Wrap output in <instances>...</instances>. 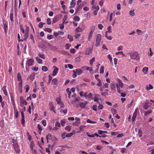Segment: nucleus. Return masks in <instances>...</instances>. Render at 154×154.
<instances>
[{"label":"nucleus","mask_w":154,"mask_h":154,"mask_svg":"<svg viewBox=\"0 0 154 154\" xmlns=\"http://www.w3.org/2000/svg\"><path fill=\"white\" fill-rule=\"evenodd\" d=\"M82 31V29L79 26H78L75 29V31L76 32H80Z\"/></svg>","instance_id":"obj_29"},{"label":"nucleus","mask_w":154,"mask_h":154,"mask_svg":"<svg viewBox=\"0 0 154 154\" xmlns=\"http://www.w3.org/2000/svg\"><path fill=\"white\" fill-rule=\"evenodd\" d=\"M49 108L51 110L54 111L56 113L55 110V107L53 106L52 103H50L49 104Z\"/></svg>","instance_id":"obj_11"},{"label":"nucleus","mask_w":154,"mask_h":154,"mask_svg":"<svg viewBox=\"0 0 154 154\" xmlns=\"http://www.w3.org/2000/svg\"><path fill=\"white\" fill-rule=\"evenodd\" d=\"M17 79L18 81H22L21 79V74L20 73H18L17 75Z\"/></svg>","instance_id":"obj_26"},{"label":"nucleus","mask_w":154,"mask_h":154,"mask_svg":"<svg viewBox=\"0 0 154 154\" xmlns=\"http://www.w3.org/2000/svg\"><path fill=\"white\" fill-rule=\"evenodd\" d=\"M148 70V68L145 67L143 68L142 69V72L145 74H147Z\"/></svg>","instance_id":"obj_21"},{"label":"nucleus","mask_w":154,"mask_h":154,"mask_svg":"<svg viewBox=\"0 0 154 154\" xmlns=\"http://www.w3.org/2000/svg\"><path fill=\"white\" fill-rule=\"evenodd\" d=\"M95 29V26H92L91 28V32L93 33Z\"/></svg>","instance_id":"obj_57"},{"label":"nucleus","mask_w":154,"mask_h":154,"mask_svg":"<svg viewBox=\"0 0 154 154\" xmlns=\"http://www.w3.org/2000/svg\"><path fill=\"white\" fill-rule=\"evenodd\" d=\"M47 23L48 25H50L51 24V21L50 18H48L47 19Z\"/></svg>","instance_id":"obj_60"},{"label":"nucleus","mask_w":154,"mask_h":154,"mask_svg":"<svg viewBox=\"0 0 154 154\" xmlns=\"http://www.w3.org/2000/svg\"><path fill=\"white\" fill-rule=\"evenodd\" d=\"M102 36L100 34H98L97 36L96 40L99 41H101V40Z\"/></svg>","instance_id":"obj_30"},{"label":"nucleus","mask_w":154,"mask_h":154,"mask_svg":"<svg viewBox=\"0 0 154 154\" xmlns=\"http://www.w3.org/2000/svg\"><path fill=\"white\" fill-rule=\"evenodd\" d=\"M105 67L104 66H102L100 69V73L101 74H103L104 71Z\"/></svg>","instance_id":"obj_32"},{"label":"nucleus","mask_w":154,"mask_h":154,"mask_svg":"<svg viewBox=\"0 0 154 154\" xmlns=\"http://www.w3.org/2000/svg\"><path fill=\"white\" fill-rule=\"evenodd\" d=\"M76 73L78 75H80L82 73V71L81 69L78 68L76 70Z\"/></svg>","instance_id":"obj_20"},{"label":"nucleus","mask_w":154,"mask_h":154,"mask_svg":"<svg viewBox=\"0 0 154 154\" xmlns=\"http://www.w3.org/2000/svg\"><path fill=\"white\" fill-rule=\"evenodd\" d=\"M66 122V120L65 119H63V120H61L60 123L61 125L63 126H64V124Z\"/></svg>","instance_id":"obj_40"},{"label":"nucleus","mask_w":154,"mask_h":154,"mask_svg":"<svg viewBox=\"0 0 154 154\" xmlns=\"http://www.w3.org/2000/svg\"><path fill=\"white\" fill-rule=\"evenodd\" d=\"M55 126L57 127H60L61 125L60 123L58 122H57L55 123Z\"/></svg>","instance_id":"obj_55"},{"label":"nucleus","mask_w":154,"mask_h":154,"mask_svg":"<svg viewBox=\"0 0 154 154\" xmlns=\"http://www.w3.org/2000/svg\"><path fill=\"white\" fill-rule=\"evenodd\" d=\"M38 55L39 57H40V58H42L43 59H45V55L44 54H42L40 53H39L38 54Z\"/></svg>","instance_id":"obj_36"},{"label":"nucleus","mask_w":154,"mask_h":154,"mask_svg":"<svg viewBox=\"0 0 154 154\" xmlns=\"http://www.w3.org/2000/svg\"><path fill=\"white\" fill-rule=\"evenodd\" d=\"M152 112V109H149L148 110V111H146L145 112V115H149V114L151 113Z\"/></svg>","instance_id":"obj_51"},{"label":"nucleus","mask_w":154,"mask_h":154,"mask_svg":"<svg viewBox=\"0 0 154 154\" xmlns=\"http://www.w3.org/2000/svg\"><path fill=\"white\" fill-rule=\"evenodd\" d=\"M22 81L20 82L19 83L18 88L20 93L22 92Z\"/></svg>","instance_id":"obj_5"},{"label":"nucleus","mask_w":154,"mask_h":154,"mask_svg":"<svg viewBox=\"0 0 154 154\" xmlns=\"http://www.w3.org/2000/svg\"><path fill=\"white\" fill-rule=\"evenodd\" d=\"M98 81L99 82L97 83V85L98 86H101L102 85V83L101 82V81L100 79H98Z\"/></svg>","instance_id":"obj_54"},{"label":"nucleus","mask_w":154,"mask_h":154,"mask_svg":"<svg viewBox=\"0 0 154 154\" xmlns=\"http://www.w3.org/2000/svg\"><path fill=\"white\" fill-rule=\"evenodd\" d=\"M108 33V31H106L105 32V36L109 40H111L112 39V37L110 36H108L107 34Z\"/></svg>","instance_id":"obj_41"},{"label":"nucleus","mask_w":154,"mask_h":154,"mask_svg":"<svg viewBox=\"0 0 154 154\" xmlns=\"http://www.w3.org/2000/svg\"><path fill=\"white\" fill-rule=\"evenodd\" d=\"M124 86V84L122 82L120 79L118 80V83H117L116 84V87L117 88V91L118 89L121 90V88H122Z\"/></svg>","instance_id":"obj_2"},{"label":"nucleus","mask_w":154,"mask_h":154,"mask_svg":"<svg viewBox=\"0 0 154 154\" xmlns=\"http://www.w3.org/2000/svg\"><path fill=\"white\" fill-rule=\"evenodd\" d=\"M75 0H72L70 2L71 5L70 6V8H71L74 7L76 5V3L75 2Z\"/></svg>","instance_id":"obj_12"},{"label":"nucleus","mask_w":154,"mask_h":154,"mask_svg":"<svg viewBox=\"0 0 154 154\" xmlns=\"http://www.w3.org/2000/svg\"><path fill=\"white\" fill-rule=\"evenodd\" d=\"M91 48H88L86 50L85 54L87 55H89L90 54L91 52Z\"/></svg>","instance_id":"obj_23"},{"label":"nucleus","mask_w":154,"mask_h":154,"mask_svg":"<svg viewBox=\"0 0 154 154\" xmlns=\"http://www.w3.org/2000/svg\"><path fill=\"white\" fill-rule=\"evenodd\" d=\"M93 33L91 32H90L88 38V41H90L91 40V38L92 37Z\"/></svg>","instance_id":"obj_35"},{"label":"nucleus","mask_w":154,"mask_h":154,"mask_svg":"<svg viewBox=\"0 0 154 154\" xmlns=\"http://www.w3.org/2000/svg\"><path fill=\"white\" fill-rule=\"evenodd\" d=\"M2 90L3 91L4 94L5 96H7L8 95V93L6 89V87L5 86H4L2 88Z\"/></svg>","instance_id":"obj_19"},{"label":"nucleus","mask_w":154,"mask_h":154,"mask_svg":"<svg viewBox=\"0 0 154 154\" xmlns=\"http://www.w3.org/2000/svg\"><path fill=\"white\" fill-rule=\"evenodd\" d=\"M72 103L73 106L76 108H79V103L77 102L76 100H73L72 101Z\"/></svg>","instance_id":"obj_6"},{"label":"nucleus","mask_w":154,"mask_h":154,"mask_svg":"<svg viewBox=\"0 0 154 154\" xmlns=\"http://www.w3.org/2000/svg\"><path fill=\"white\" fill-rule=\"evenodd\" d=\"M55 100L57 102V103L58 104H59L61 102V99L60 96L59 97L56 98L55 99Z\"/></svg>","instance_id":"obj_28"},{"label":"nucleus","mask_w":154,"mask_h":154,"mask_svg":"<svg viewBox=\"0 0 154 154\" xmlns=\"http://www.w3.org/2000/svg\"><path fill=\"white\" fill-rule=\"evenodd\" d=\"M29 33L26 32L25 33V34L24 35V38L23 39H21V41L22 42H23V41H25L27 40V38L28 37V34Z\"/></svg>","instance_id":"obj_16"},{"label":"nucleus","mask_w":154,"mask_h":154,"mask_svg":"<svg viewBox=\"0 0 154 154\" xmlns=\"http://www.w3.org/2000/svg\"><path fill=\"white\" fill-rule=\"evenodd\" d=\"M137 109H136L135 111L134 112V113H133V116L132 118V121L133 122H134L135 121V119L136 117L137 114V113H136V112Z\"/></svg>","instance_id":"obj_10"},{"label":"nucleus","mask_w":154,"mask_h":154,"mask_svg":"<svg viewBox=\"0 0 154 154\" xmlns=\"http://www.w3.org/2000/svg\"><path fill=\"white\" fill-rule=\"evenodd\" d=\"M73 20L75 21H78L80 20V17L78 16H75L73 17Z\"/></svg>","instance_id":"obj_45"},{"label":"nucleus","mask_w":154,"mask_h":154,"mask_svg":"<svg viewBox=\"0 0 154 154\" xmlns=\"http://www.w3.org/2000/svg\"><path fill=\"white\" fill-rule=\"evenodd\" d=\"M46 139L47 140V143H48V140L52 139V136L51 134H48L46 136Z\"/></svg>","instance_id":"obj_13"},{"label":"nucleus","mask_w":154,"mask_h":154,"mask_svg":"<svg viewBox=\"0 0 154 154\" xmlns=\"http://www.w3.org/2000/svg\"><path fill=\"white\" fill-rule=\"evenodd\" d=\"M35 59L37 62L39 64H42V60L38 57H35Z\"/></svg>","instance_id":"obj_17"},{"label":"nucleus","mask_w":154,"mask_h":154,"mask_svg":"<svg viewBox=\"0 0 154 154\" xmlns=\"http://www.w3.org/2000/svg\"><path fill=\"white\" fill-rule=\"evenodd\" d=\"M27 102L25 101V100H24V98L23 96H20V106H21L23 107L24 105H27Z\"/></svg>","instance_id":"obj_4"},{"label":"nucleus","mask_w":154,"mask_h":154,"mask_svg":"<svg viewBox=\"0 0 154 154\" xmlns=\"http://www.w3.org/2000/svg\"><path fill=\"white\" fill-rule=\"evenodd\" d=\"M67 19V15H65L64 16L63 18V23H68V21H66V20Z\"/></svg>","instance_id":"obj_24"},{"label":"nucleus","mask_w":154,"mask_h":154,"mask_svg":"<svg viewBox=\"0 0 154 154\" xmlns=\"http://www.w3.org/2000/svg\"><path fill=\"white\" fill-rule=\"evenodd\" d=\"M68 89L69 90V88H67L66 89V91L67 92L68 97L69 98H70V97H71V91H68Z\"/></svg>","instance_id":"obj_62"},{"label":"nucleus","mask_w":154,"mask_h":154,"mask_svg":"<svg viewBox=\"0 0 154 154\" xmlns=\"http://www.w3.org/2000/svg\"><path fill=\"white\" fill-rule=\"evenodd\" d=\"M14 14L13 13H11L10 14V19L12 22L13 21Z\"/></svg>","instance_id":"obj_49"},{"label":"nucleus","mask_w":154,"mask_h":154,"mask_svg":"<svg viewBox=\"0 0 154 154\" xmlns=\"http://www.w3.org/2000/svg\"><path fill=\"white\" fill-rule=\"evenodd\" d=\"M150 105V104H149V103L147 101L143 106V108L145 109H148V107Z\"/></svg>","instance_id":"obj_15"},{"label":"nucleus","mask_w":154,"mask_h":154,"mask_svg":"<svg viewBox=\"0 0 154 154\" xmlns=\"http://www.w3.org/2000/svg\"><path fill=\"white\" fill-rule=\"evenodd\" d=\"M14 116L15 117L18 118L19 116V113L17 111V109L16 108H14Z\"/></svg>","instance_id":"obj_14"},{"label":"nucleus","mask_w":154,"mask_h":154,"mask_svg":"<svg viewBox=\"0 0 154 154\" xmlns=\"http://www.w3.org/2000/svg\"><path fill=\"white\" fill-rule=\"evenodd\" d=\"M44 30L45 31H47L48 32H49V33H51L52 32V30L51 29L48 28H47L45 29H44Z\"/></svg>","instance_id":"obj_52"},{"label":"nucleus","mask_w":154,"mask_h":154,"mask_svg":"<svg viewBox=\"0 0 154 154\" xmlns=\"http://www.w3.org/2000/svg\"><path fill=\"white\" fill-rule=\"evenodd\" d=\"M80 123V122L76 121L73 123V125H78Z\"/></svg>","instance_id":"obj_64"},{"label":"nucleus","mask_w":154,"mask_h":154,"mask_svg":"<svg viewBox=\"0 0 154 154\" xmlns=\"http://www.w3.org/2000/svg\"><path fill=\"white\" fill-rule=\"evenodd\" d=\"M111 88L112 90H115L116 89L115 85L114 84H111Z\"/></svg>","instance_id":"obj_63"},{"label":"nucleus","mask_w":154,"mask_h":154,"mask_svg":"<svg viewBox=\"0 0 154 154\" xmlns=\"http://www.w3.org/2000/svg\"><path fill=\"white\" fill-rule=\"evenodd\" d=\"M34 63V59L32 58H31L29 59L26 61V66H32Z\"/></svg>","instance_id":"obj_3"},{"label":"nucleus","mask_w":154,"mask_h":154,"mask_svg":"<svg viewBox=\"0 0 154 154\" xmlns=\"http://www.w3.org/2000/svg\"><path fill=\"white\" fill-rule=\"evenodd\" d=\"M42 71L44 72H46L48 70V68L45 66H42Z\"/></svg>","instance_id":"obj_42"},{"label":"nucleus","mask_w":154,"mask_h":154,"mask_svg":"<svg viewBox=\"0 0 154 154\" xmlns=\"http://www.w3.org/2000/svg\"><path fill=\"white\" fill-rule=\"evenodd\" d=\"M88 103V102H86L85 103L83 102H79V106L82 108H84L86 106V104Z\"/></svg>","instance_id":"obj_9"},{"label":"nucleus","mask_w":154,"mask_h":154,"mask_svg":"<svg viewBox=\"0 0 154 154\" xmlns=\"http://www.w3.org/2000/svg\"><path fill=\"white\" fill-rule=\"evenodd\" d=\"M98 133L100 134H102L103 133H108V132L106 131H102L101 130H98Z\"/></svg>","instance_id":"obj_25"},{"label":"nucleus","mask_w":154,"mask_h":154,"mask_svg":"<svg viewBox=\"0 0 154 154\" xmlns=\"http://www.w3.org/2000/svg\"><path fill=\"white\" fill-rule=\"evenodd\" d=\"M45 24V23L40 22L39 23V24H38V26L40 29H41V28H42V27H43L44 25Z\"/></svg>","instance_id":"obj_39"},{"label":"nucleus","mask_w":154,"mask_h":154,"mask_svg":"<svg viewBox=\"0 0 154 154\" xmlns=\"http://www.w3.org/2000/svg\"><path fill=\"white\" fill-rule=\"evenodd\" d=\"M153 87L152 85L151 84L149 85V86L148 87V86H146V89L147 90H149L151 89H153Z\"/></svg>","instance_id":"obj_34"},{"label":"nucleus","mask_w":154,"mask_h":154,"mask_svg":"<svg viewBox=\"0 0 154 154\" xmlns=\"http://www.w3.org/2000/svg\"><path fill=\"white\" fill-rule=\"evenodd\" d=\"M95 61V58L94 57H92L90 61V63L91 66H92L93 63Z\"/></svg>","instance_id":"obj_33"},{"label":"nucleus","mask_w":154,"mask_h":154,"mask_svg":"<svg viewBox=\"0 0 154 154\" xmlns=\"http://www.w3.org/2000/svg\"><path fill=\"white\" fill-rule=\"evenodd\" d=\"M20 28L21 31H22L23 34H24L25 32V31L24 30L23 28V26L22 25H20Z\"/></svg>","instance_id":"obj_38"},{"label":"nucleus","mask_w":154,"mask_h":154,"mask_svg":"<svg viewBox=\"0 0 154 154\" xmlns=\"http://www.w3.org/2000/svg\"><path fill=\"white\" fill-rule=\"evenodd\" d=\"M108 58L109 59V60L110 61L111 63H112V58L111 57V55L110 54H109L107 55Z\"/></svg>","instance_id":"obj_48"},{"label":"nucleus","mask_w":154,"mask_h":154,"mask_svg":"<svg viewBox=\"0 0 154 154\" xmlns=\"http://www.w3.org/2000/svg\"><path fill=\"white\" fill-rule=\"evenodd\" d=\"M68 38L69 39L70 42H72L73 41V37L70 35H68Z\"/></svg>","instance_id":"obj_46"},{"label":"nucleus","mask_w":154,"mask_h":154,"mask_svg":"<svg viewBox=\"0 0 154 154\" xmlns=\"http://www.w3.org/2000/svg\"><path fill=\"white\" fill-rule=\"evenodd\" d=\"M21 123L23 125L24 124L25 120H24V112H21Z\"/></svg>","instance_id":"obj_7"},{"label":"nucleus","mask_w":154,"mask_h":154,"mask_svg":"<svg viewBox=\"0 0 154 154\" xmlns=\"http://www.w3.org/2000/svg\"><path fill=\"white\" fill-rule=\"evenodd\" d=\"M14 148L15 151L17 153L19 152L20 151V149L18 146V145H16L15 144H13Z\"/></svg>","instance_id":"obj_18"},{"label":"nucleus","mask_w":154,"mask_h":154,"mask_svg":"<svg viewBox=\"0 0 154 154\" xmlns=\"http://www.w3.org/2000/svg\"><path fill=\"white\" fill-rule=\"evenodd\" d=\"M134 10H131L129 11V15L132 16H134L135 15V14L134 12Z\"/></svg>","instance_id":"obj_31"},{"label":"nucleus","mask_w":154,"mask_h":154,"mask_svg":"<svg viewBox=\"0 0 154 154\" xmlns=\"http://www.w3.org/2000/svg\"><path fill=\"white\" fill-rule=\"evenodd\" d=\"M117 92L121 94V96L123 97H125L126 95V93L122 92L121 90H119V89H118V91Z\"/></svg>","instance_id":"obj_22"},{"label":"nucleus","mask_w":154,"mask_h":154,"mask_svg":"<svg viewBox=\"0 0 154 154\" xmlns=\"http://www.w3.org/2000/svg\"><path fill=\"white\" fill-rule=\"evenodd\" d=\"M54 37V36L52 35H48L47 36V39L49 40L53 38Z\"/></svg>","instance_id":"obj_47"},{"label":"nucleus","mask_w":154,"mask_h":154,"mask_svg":"<svg viewBox=\"0 0 154 154\" xmlns=\"http://www.w3.org/2000/svg\"><path fill=\"white\" fill-rule=\"evenodd\" d=\"M74 134L73 132H71L70 133H67L66 134V137H70L72 136Z\"/></svg>","instance_id":"obj_43"},{"label":"nucleus","mask_w":154,"mask_h":154,"mask_svg":"<svg viewBox=\"0 0 154 154\" xmlns=\"http://www.w3.org/2000/svg\"><path fill=\"white\" fill-rule=\"evenodd\" d=\"M111 111L114 115H115L117 112L116 110L115 109H112Z\"/></svg>","instance_id":"obj_56"},{"label":"nucleus","mask_w":154,"mask_h":154,"mask_svg":"<svg viewBox=\"0 0 154 154\" xmlns=\"http://www.w3.org/2000/svg\"><path fill=\"white\" fill-rule=\"evenodd\" d=\"M40 85L42 88V90L44 92L45 91V90H44L45 87L44 86V82H41L40 83Z\"/></svg>","instance_id":"obj_50"},{"label":"nucleus","mask_w":154,"mask_h":154,"mask_svg":"<svg viewBox=\"0 0 154 154\" xmlns=\"http://www.w3.org/2000/svg\"><path fill=\"white\" fill-rule=\"evenodd\" d=\"M142 131L140 129H139L138 131V135L139 137H140L142 136Z\"/></svg>","instance_id":"obj_37"},{"label":"nucleus","mask_w":154,"mask_h":154,"mask_svg":"<svg viewBox=\"0 0 154 154\" xmlns=\"http://www.w3.org/2000/svg\"><path fill=\"white\" fill-rule=\"evenodd\" d=\"M86 122L87 123H96V122H92V121H91V120H90L89 119H87V120Z\"/></svg>","instance_id":"obj_61"},{"label":"nucleus","mask_w":154,"mask_h":154,"mask_svg":"<svg viewBox=\"0 0 154 154\" xmlns=\"http://www.w3.org/2000/svg\"><path fill=\"white\" fill-rule=\"evenodd\" d=\"M54 68L52 73V75L53 76H55L58 72V69L57 67L56 66H54Z\"/></svg>","instance_id":"obj_8"},{"label":"nucleus","mask_w":154,"mask_h":154,"mask_svg":"<svg viewBox=\"0 0 154 154\" xmlns=\"http://www.w3.org/2000/svg\"><path fill=\"white\" fill-rule=\"evenodd\" d=\"M58 80L57 79H54L52 81V83L53 85H57V84Z\"/></svg>","instance_id":"obj_27"},{"label":"nucleus","mask_w":154,"mask_h":154,"mask_svg":"<svg viewBox=\"0 0 154 154\" xmlns=\"http://www.w3.org/2000/svg\"><path fill=\"white\" fill-rule=\"evenodd\" d=\"M25 88H26V93L28 92L30 88L29 85H26L25 86Z\"/></svg>","instance_id":"obj_44"},{"label":"nucleus","mask_w":154,"mask_h":154,"mask_svg":"<svg viewBox=\"0 0 154 154\" xmlns=\"http://www.w3.org/2000/svg\"><path fill=\"white\" fill-rule=\"evenodd\" d=\"M130 56L131 58L132 59L139 60L140 58L138 54L136 51H135L133 53H131L130 54Z\"/></svg>","instance_id":"obj_1"},{"label":"nucleus","mask_w":154,"mask_h":154,"mask_svg":"<svg viewBox=\"0 0 154 154\" xmlns=\"http://www.w3.org/2000/svg\"><path fill=\"white\" fill-rule=\"evenodd\" d=\"M71 47V45L69 44H66L65 46V48L66 50L69 49V48Z\"/></svg>","instance_id":"obj_53"},{"label":"nucleus","mask_w":154,"mask_h":154,"mask_svg":"<svg viewBox=\"0 0 154 154\" xmlns=\"http://www.w3.org/2000/svg\"><path fill=\"white\" fill-rule=\"evenodd\" d=\"M98 27L99 29L102 30L103 26L102 24H98Z\"/></svg>","instance_id":"obj_59"},{"label":"nucleus","mask_w":154,"mask_h":154,"mask_svg":"<svg viewBox=\"0 0 154 154\" xmlns=\"http://www.w3.org/2000/svg\"><path fill=\"white\" fill-rule=\"evenodd\" d=\"M82 6H83L82 5H81V4H80L79 5V6L77 7V8H76V11H78L79 10H80V9L82 8Z\"/></svg>","instance_id":"obj_58"}]
</instances>
